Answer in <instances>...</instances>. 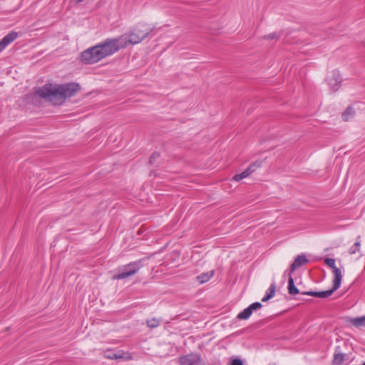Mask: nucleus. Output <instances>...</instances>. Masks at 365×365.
Here are the masks:
<instances>
[{
    "instance_id": "nucleus-1",
    "label": "nucleus",
    "mask_w": 365,
    "mask_h": 365,
    "mask_svg": "<svg viewBox=\"0 0 365 365\" xmlns=\"http://www.w3.org/2000/svg\"><path fill=\"white\" fill-rule=\"evenodd\" d=\"M122 48H125V44H123L120 36L106 38L103 42L83 51L81 54V61L85 64H93Z\"/></svg>"
},
{
    "instance_id": "nucleus-2",
    "label": "nucleus",
    "mask_w": 365,
    "mask_h": 365,
    "mask_svg": "<svg viewBox=\"0 0 365 365\" xmlns=\"http://www.w3.org/2000/svg\"><path fill=\"white\" fill-rule=\"evenodd\" d=\"M80 89V85L73 82L58 86L46 83L38 88L36 93L53 105H61L67 98L74 96Z\"/></svg>"
},
{
    "instance_id": "nucleus-3",
    "label": "nucleus",
    "mask_w": 365,
    "mask_h": 365,
    "mask_svg": "<svg viewBox=\"0 0 365 365\" xmlns=\"http://www.w3.org/2000/svg\"><path fill=\"white\" fill-rule=\"evenodd\" d=\"M154 29L145 24H140L133 29L129 34H125L120 36L123 44L126 48L129 44H137L148 36Z\"/></svg>"
},
{
    "instance_id": "nucleus-4",
    "label": "nucleus",
    "mask_w": 365,
    "mask_h": 365,
    "mask_svg": "<svg viewBox=\"0 0 365 365\" xmlns=\"http://www.w3.org/2000/svg\"><path fill=\"white\" fill-rule=\"evenodd\" d=\"M142 264L140 261L133 262L123 267L122 271L115 274L113 277V279H123L128 277L133 276L138 272L141 268Z\"/></svg>"
},
{
    "instance_id": "nucleus-5",
    "label": "nucleus",
    "mask_w": 365,
    "mask_h": 365,
    "mask_svg": "<svg viewBox=\"0 0 365 365\" xmlns=\"http://www.w3.org/2000/svg\"><path fill=\"white\" fill-rule=\"evenodd\" d=\"M104 356L108 359L115 360H130L132 359L130 354L124 352L122 350L115 351L113 349H108L105 351Z\"/></svg>"
},
{
    "instance_id": "nucleus-6",
    "label": "nucleus",
    "mask_w": 365,
    "mask_h": 365,
    "mask_svg": "<svg viewBox=\"0 0 365 365\" xmlns=\"http://www.w3.org/2000/svg\"><path fill=\"white\" fill-rule=\"evenodd\" d=\"M324 263L332 269V272L334 275V279L336 282V285L341 284L342 274L339 268L336 267L335 259L333 258H326Z\"/></svg>"
},
{
    "instance_id": "nucleus-7",
    "label": "nucleus",
    "mask_w": 365,
    "mask_h": 365,
    "mask_svg": "<svg viewBox=\"0 0 365 365\" xmlns=\"http://www.w3.org/2000/svg\"><path fill=\"white\" fill-rule=\"evenodd\" d=\"M328 84L330 88L334 91H336L341 83V78L338 71H333L331 72L330 76L327 78Z\"/></svg>"
},
{
    "instance_id": "nucleus-8",
    "label": "nucleus",
    "mask_w": 365,
    "mask_h": 365,
    "mask_svg": "<svg viewBox=\"0 0 365 365\" xmlns=\"http://www.w3.org/2000/svg\"><path fill=\"white\" fill-rule=\"evenodd\" d=\"M259 166H260V163H258L257 162L254 163L252 165H250L242 173L234 175V177L232 178V180L235 181L239 182L241 180L248 177L250 174H252L253 172L255 171L257 168H259Z\"/></svg>"
},
{
    "instance_id": "nucleus-9",
    "label": "nucleus",
    "mask_w": 365,
    "mask_h": 365,
    "mask_svg": "<svg viewBox=\"0 0 365 365\" xmlns=\"http://www.w3.org/2000/svg\"><path fill=\"white\" fill-rule=\"evenodd\" d=\"M309 260L305 255H297L294 261L291 264L289 273L292 274L297 269L301 266L307 264Z\"/></svg>"
},
{
    "instance_id": "nucleus-10",
    "label": "nucleus",
    "mask_w": 365,
    "mask_h": 365,
    "mask_svg": "<svg viewBox=\"0 0 365 365\" xmlns=\"http://www.w3.org/2000/svg\"><path fill=\"white\" fill-rule=\"evenodd\" d=\"M18 37V33L16 31H11L6 35L0 41V52L3 51L9 44L13 42Z\"/></svg>"
},
{
    "instance_id": "nucleus-11",
    "label": "nucleus",
    "mask_w": 365,
    "mask_h": 365,
    "mask_svg": "<svg viewBox=\"0 0 365 365\" xmlns=\"http://www.w3.org/2000/svg\"><path fill=\"white\" fill-rule=\"evenodd\" d=\"M346 322L350 325L357 328L365 327V316L351 318L348 317L346 319Z\"/></svg>"
},
{
    "instance_id": "nucleus-12",
    "label": "nucleus",
    "mask_w": 365,
    "mask_h": 365,
    "mask_svg": "<svg viewBox=\"0 0 365 365\" xmlns=\"http://www.w3.org/2000/svg\"><path fill=\"white\" fill-rule=\"evenodd\" d=\"M346 357H347V354L341 353L340 347L337 346L335 350L332 363L335 365H340L344 362Z\"/></svg>"
},
{
    "instance_id": "nucleus-13",
    "label": "nucleus",
    "mask_w": 365,
    "mask_h": 365,
    "mask_svg": "<svg viewBox=\"0 0 365 365\" xmlns=\"http://www.w3.org/2000/svg\"><path fill=\"white\" fill-rule=\"evenodd\" d=\"M288 292L291 295H296L299 293V289L295 287L294 279L291 273L288 274Z\"/></svg>"
},
{
    "instance_id": "nucleus-14",
    "label": "nucleus",
    "mask_w": 365,
    "mask_h": 365,
    "mask_svg": "<svg viewBox=\"0 0 365 365\" xmlns=\"http://www.w3.org/2000/svg\"><path fill=\"white\" fill-rule=\"evenodd\" d=\"M340 286H341V284H338L337 285H336V282L334 280H333L332 288L329 290L319 292L318 297L327 298V297L331 296L334 293V292H335L340 287Z\"/></svg>"
},
{
    "instance_id": "nucleus-15",
    "label": "nucleus",
    "mask_w": 365,
    "mask_h": 365,
    "mask_svg": "<svg viewBox=\"0 0 365 365\" xmlns=\"http://www.w3.org/2000/svg\"><path fill=\"white\" fill-rule=\"evenodd\" d=\"M214 270L202 273L197 277V280L199 282L200 284L205 283L208 282L210 279H211L214 276Z\"/></svg>"
},
{
    "instance_id": "nucleus-16",
    "label": "nucleus",
    "mask_w": 365,
    "mask_h": 365,
    "mask_svg": "<svg viewBox=\"0 0 365 365\" xmlns=\"http://www.w3.org/2000/svg\"><path fill=\"white\" fill-rule=\"evenodd\" d=\"M275 292L276 284L274 282H273L272 283L269 289L267 290L265 295L262 299V301L263 302H265L272 299L274 296Z\"/></svg>"
},
{
    "instance_id": "nucleus-17",
    "label": "nucleus",
    "mask_w": 365,
    "mask_h": 365,
    "mask_svg": "<svg viewBox=\"0 0 365 365\" xmlns=\"http://www.w3.org/2000/svg\"><path fill=\"white\" fill-rule=\"evenodd\" d=\"M252 313V309L248 307L238 314L237 318L239 319H247L251 316Z\"/></svg>"
},
{
    "instance_id": "nucleus-18",
    "label": "nucleus",
    "mask_w": 365,
    "mask_h": 365,
    "mask_svg": "<svg viewBox=\"0 0 365 365\" xmlns=\"http://www.w3.org/2000/svg\"><path fill=\"white\" fill-rule=\"evenodd\" d=\"M354 115V109L351 106H349L342 114L343 120L347 121L349 119V118L352 117Z\"/></svg>"
},
{
    "instance_id": "nucleus-19",
    "label": "nucleus",
    "mask_w": 365,
    "mask_h": 365,
    "mask_svg": "<svg viewBox=\"0 0 365 365\" xmlns=\"http://www.w3.org/2000/svg\"><path fill=\"white\" fill-rule=\"evenodd\" d=\"M160 320L157 318H152L147 320V325L150 328H156L160 325Z\"/></svg>"
},
{
    "instance_id": "nucleus-20",
    "label": "nucleus",
    "mask_w": 365,
    "mask_h": 365,
    "mask_svg": "<svg viewBox=\"0 0 365 365\" xmlns=\"http://www.w3.org/2000/svg\"><path fill=\"white\" fill-rule=\"evenodd\" d=\"M361 246V242L360 240L356 241L354 245L349 249V254L350 255H354L356 252H359Z\"/></svg>"
},
{
    "instance_id": "nucleus-21",
    "label": "nucleus",
    "mask_w": 365,
    "mask_h": 365,
    "mask_svg": "<svg viewBox=\"0 0 365 365\" xmlns=\"http://www.w3.org/2000/svg\"><path fill=\"white\" fill-rule=\"evenodd\" d=\"M249 307L252 309V312H253L254 310L260 309L262 307V305L260 302H257L252 303Z\"/></svg>"
},
{
    "instance_id": "nucleus-22",
    "label": "nucleus",
    "mask_w": 365,
    "mask_h": 365,
    "mask_svg": "<svg viewBox=\"0 0 365 365\" xmlns=\"http://www.w3.org/2000/svg\"><path fill=\"white\" fill-rule=\"evenodd\" d=\"M159 157H160V153H158V152H155V153H153L151 155L150 158V160H149L150 164H153V163H154V162H155V160L157 158H158Z\"/></svg>"
},
{
    "instance_id": "nucleus-23",
    "label": "nucleus",
    "mask_w": 365,
    "mask_h": 365,
    "mask_svg": "<svg viewBox=\"0 0 365 365\" xmlns=\"http://www.w3.org/2000/svg\"><path fill=\"white\" fill-rule=\"evenodd\" d=\"M230 365H244V364L242 359L239 358H235L231 361Z\"/></svg>"
},
{
    "instance_id": "nucleus-24",
    "label": "nucleus",
    "mask_w": 365,
    "mask_h": 365,
    "mask_svg": "<svg viewBox=\"0 0 365 365\" xmlns=\"http://www.w3.org/2000/svg\"><path fill=\"white\" fill-rule=\"evenodd\" d=\"M277 38H278V36L275 33L268 34L263 37L264 39H269V40L277 39Z\"/></svg>"
},
{
    "instance_id": "nucleus-25",
    "label": "nucleus",
    "mask_w": 365,
    "mask_h": 365,
    "mask_svg": "<svg viewBox=\"0 0 365 365\" xmlns=\"http://www.w3.org/2000/svg\"><path fill=\"white\" fill-rule=\"evenodd\" d=\"M302 294H305V295H308V296H312V297H318L319 292H313V291H310V292H303Z\"/></svg>"
}]
</instances>
